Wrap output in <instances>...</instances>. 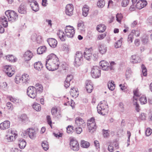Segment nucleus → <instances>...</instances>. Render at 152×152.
Wrapping results in <instances>:
<instances>
[{"mask_svg": "<svg viewBox=\"0 0 152 152\" xmlns=\"http://www.w3.org/2000/svg\"><path fill=\"white\" fill-rule=\"evenodd\" d=\"M59 64L58 59L54 54L52 53L48 56L45 66L48 70L52 71L56 70L58 68Z\"/></svg>", "mask_w": 152, "mask_h": 152, "instance_id": "f257e3e1", "label": "nucleus"}, {"mask_svg": "<svg viewBox=\"0 0 152 152\" xmlns=\"http://www.w3.org/2000/svg\"><path fill=\"white\" fill-rule=\"evenodd\" d=\"M5 14L8 18V21L11 23L16 21L18 19L17 14L13 10H7L5 12Z\"/></svg>", "mask_w": 152, "mask_h": 152, "instance_id": "f03ea898", "label": "nucleus"}, {"mask_svg": "<svg viewBox=\"0 0 152 152\" xmlns=\"http://www.w3.org/2000/svg\"><path fill=\"white\" fill-rule=\"evenodd\" d=\"M114 62L112 61L110 64V66L108 63L104 60H102L99 63V65L101 66L102 69L104 70L107 71L110 69H114V66L115 65Z\"/></svg>", "mask_w": 152, "mask_h": 152, "instance_id": "7ed1b4c3", "label": "nucleus"}, {"mask_svg": "<svg viewBox=\"0 0 152 152\" xmlns=\"http://www.w3.org/2000/svg\"><path fill=\"white\" fill-rule=\"evenodd\" d=\"M107 105L101 102L98 104L97 107L98 112L99 113L104 115L107 112Z\"/></svg>", "mask_w": 152, "mask_h": 152, "instance_id": "20e7f679", "label": "nucleus"}, {"mask_svg": "<svg viewBox=\"0 0 152 152\" xmlns=\"http://www.w3.org/2000/svg\"><path fill=\"white\" fill-rule=\"evenodd\" d=\"M17 132L11 129H9L6 132V138L8 142L12 141L17 137Z\"/></svg>", "mask_w": 152, "mask_h": 152, "instance_id": "39448f33", "label": "nucleus"}, {"mask_svg": "<svg viewBox=\"0 0 152 152\" xmlns=\"http://www.w3.org/2000/svg\"><path fill=\"white\" fill-rule=\"evenodd\" d=\"M83 59V55L82 52L77 51L75 56V65L76 66H79L81 64Z\"/></svg>", "mask_w": 152, "mask_h": 152, "instance_id": "423d86ee", "label": "nucleus"}, {"mask_svg": "<svg viewBox=\"0 0 152 152\" xmlns=\"http://www.w3.org/2000/svg\"><path fill=\"white\" fill-rule=\"evenodd\" d=\"M65 32L66 35L68 37L72 38L73 37L75 34V30L73 27L67 26L65 27Z\"/></svg>", "mask_w": 152, "mask_h": 152, "instance_id": "0eeeda50", "label": "nucleus"}, {"mask_svg": "<svg viewBox=\"0 0 152 152\" xmlns=\"http://www.w3.org/2000/svg\"><path fill=\"white\" fill-rule=\"evenodd\" d=\"M27 94L30 98L34 99L37 96V93L36 92L34 87L30 86L27 89Z\"/></svg>", "mask_w": 152, "mask_h": 152, "instance_id": "6e6552de", "label": "nucleus"}, {"mask_svg": "<svg viewBox=\"0 0 152 152\" xmlns=\"http://www.w3.org/2000/svg\"><path fill=\"white\" fill-rule=\"evenodd\" d=\"M101 70L97 66H94L92 68L91 72L92 77L94 78L99 77L101 75Z\"/></svg>", "mask_w": 152, "mask_h": 152, "instance_id": "1a4fd4ad", "label": "nucleus"}, {"mask_svg": "<svg viewBox=\"0 0 152 152\" xmlns=\"http://www.w3.org/2000/svg\"><path fill=\"white\" fill-rule=\"evenodd\" d=\"M93 50L92 48H86L84 52V57L87 60L90 61L92 58Z\"/></svg>", "mask_w": 152, "mask_h": 152, "instance_id": "9d476101", "label": "nucleus"}, {"mask_svg": "<svg viewBox=\"0 0 152 152\" xmlns=\"http://www.w3.org/2000/svg\"><path fill=\"white\" fill-rule=\"evenodd\" d=\"M70 148L71 149L74 151H77L79 149V146L77 141L74 139L71 140L70 142Z\"/></svg>", "mask_w": 152, "mask_h": 152, "instance_id": "9b49d317", "label": "nucleus"}, {"mask_svg": "<svg viewBox=\"0 0 152 152\" xmlns=\"http://www.w3.org/2000/svg\"><path fill=\"white\" fill-rule=\"evenodd\" d=\"M74 7L72 4H68L66 7L65 13L69 16H71L73 14Z\"/></svg>", "mask_w": 152, "mask_h": 152, "instance_id": "f8f14e48", "label": "nucleus"}, {"mask_svg": "<svg viewBox=\"0 0 152 152\" xmlns=\"http://www.w3.org/2000/svg\"><path fill=\"white\" fill-rule=\"evenodd\" d=\"M3 70L9 77H11L14 73V71L12 70L11 66H4Z\"/></svg>", "mask_w": 152, "mask_h": 152, "instance_id": "ddd939ff", "label": "nucleus"}, {"mask_svg": "<svg viewBox=\"0 0 152 152\" xmlns=\"http://www.w3.org/2000/svg\"><path fill=\"white\" fill-rule=\"evenodd\" d=\"M47 41L50 46L52 48L56 47L57 42L56 40L53 38H50L48 39Z\"/></svg>", "mask_w": 152, "mask_h": 152, "instance_id": "4468645a", "label": "nucleus"}, {"mask_svg": "<svg viewBox=\"0 0 152 152\" xmlns=\"http://www.w3.org/2000/svg\"><path fill=\"white\" fill-rule=\"evenodd\" d=\"M147 4V2L145 1H138L135 5L136 7L139 9H141L145 6Z\"/></svg>", "mask_w": 152, "mask_h": 152, "instance_id": "2eb2a0df", "label": "nucleus"}, {"mask_svg": "<svg viewBox=\"0 0 152 152\" xmlns=\"http://www.w3.org/2000/svg\"><path fill=\"white\" fill-rule=\"evenodd\" d=\"M86 88L87 92L88 93H91L93 90L92 84L90 80H87L86 83Z\"/></svg>", "mask_w": 152, "mask_h": 152, "instance_id": "dca6fc26", "label": "nucleus"}, {"mask_svg": "<svg viewBox=\"0 0 152 152\" xmlns=\"http://www.w3.org/2000/svg\"><path fill=\"white\" fill-rule=\"evenodd\" d=\"M75 123V125L78 127L81 125L84 126L85 125L84 121L80 117H77L76 118Z\"/></svg>", "mask_w": 152, "mask_h": 152, "instance_id": "f3484780", "label": "nucleus"}, {"mask_svg": "<svg viewBox=\"0 0 152 152\" xmlns=\"http://www.w3.org/2000/svg\"><path fill=\"white\" fill-rule=\"evenodd\" d=\"M32 52L29 50L26 51L23 55V57L26 61L30 60L33 56Z\"/></svg>", "mask_w": 152, "mask_h": 152, "instance_id": "a211bd4d", "label": "nucleus"}, {"mask_svg": "<svg viewBox=\"0 0 152 152\" xmlns=\"http://www.w3.org/2000/svg\"><path fill=\"white\" fill-rule=\"evenodd\" d=\"M10 122L8 121H6L0 124V129L4 130L9 128Z\"/></svg>", "mask_w": 152, "mask_h": 152, "instance_id": "6ab92c4d", "label": "nucleus"}, {"mask_svg": "<svg viewBox=\"0 0 152 152\" xmlns=\"http://www.w3.org/2000/svg\"><path fill=\"white\" fill-rule=\"evenodd\" d=\"M98 50L99 53L103 54H105L107 50V47L106 45L103 44L100 45L98 47Z\"/></svg>", "mask_w": 152, "mask_h": 152, "instance_id": "aec40b11", "label": "nucleus"}, {"mask_svg": "<svg viewBox=\"0 0 152 152\" xmlns=\"http://www.w3.org/2000/svg\"><path fill=\"white\" fill-rule=\"evenodd\" d=\"M28 135L32 139H34L36 137V132L34 129L32 128L28 129Z\"/></svg>", "mask_w": 152, "mask_h": 152, "instance_id": "412c9836", "label": "nucleus"}, {"mask_svg": "<svg viewBox=\"0 0 152 152\" xmlns=\"http://www.w3.org/2000/svg\"><path fill=\"white\" fill-rule=\"evenodd\" d=\"M31 39L33 41H36L39 44H40L42 42V37L40 36H37V35L34 34L31 37Z\"/></svg>", "mask_w": 152, "mask_h": 152, "instance_id": "4be33fe9", "label": "nucleus"}, {"mask_svg": "<svg viewBox=\"0 0 152 152\" xmlns=\"http://www.w3.org/2000/svg\"><path fill=\"white\" fill-rule=\"evenodd\" d=\"M21 77V81L23 83L26 84L29 83L30 78L28 75L27 74H24L22 75Z\"/></svg>", "mask_w": 152, "mask_h": 152, "instance_id": "5701e85b", "label": "nucleus"}, {"mask_svg": "<svg viewBox=\"0 0 152 152\" xmlns=\"http://www.w3.org/2000/svg\"><path fill=\"white\" fill-rule=\"evenodd\" d=\"M57 34L61 41H65L66 38L65 34L63 31L59 30Z\"/></svg>", "mask_w": 152, "mask_h": 152, "instance_id": "b1692460", "label": "nucleus"}, {"mask_svg": "<svg viewBox=\"0 0 152 152\" xmlns=\"http://www.w3.org/2000/svg\"><path fill=\"white\" fill-rule=\"evenodd\" d=\"M77 29L80 32L84 31L85 26L83 21H79L77 24Z\"/></svg>", "mask_w": 152, "mask_h": 152, "instance_id": "393cba45", "label": "nucleus"}, {"mask_svg": "<svg viewBox=\"0 0 152 152\" xmlns=\"http://www.w3.org/2000/svg\"><path fill=\"white\" fill-rule=\"evenodd\" d=\"M34 88L36 89V92L37 93H40L43 91V88L42 85L39 83H37L35 84Z\"/></svg>", "mask_w": 152, "mask_h": 152, "instance_id": "a878e982", "label": "nucleus"}, {"mask_svg": "<svg viewBox=\"0 0 152 152\" xmlns=\"http://www.w3.org/2000/svg\"><path fill=\"white\" fill-rule=\"evenodd\" d=\"M30 5L33 11L37 12L39 10V8L37 2H35V3H31L30 4Z\"/></svg>", "mask_w": 152, "mask_h": 152, "instance_id": "bb28decb", "label": "nucleus"}, {"mask_svg": "<svg viewBox=\"0 0 152 152\" xmlns=\"http://www.w3.org/2000/svg\"><path fill=\"white\" fill-rule=\"evenodd\" d=\"M70 93L71 95L73 98H76L78 95L77 90L74 88H71Z\"/></svg>", "mask_w": 152, "mask_h": 152, "instance_id": "cd10ccee", "label": "nucleus"}, {"mask_svg": "<svg viewBox=\"0 0 152 152\" xmlns=\"http://www.w3.org/2000/svg\"><path fill=\"white\" fill-rule=\"evenodd\" d=\"M18 12L21 14H26V7L24 4H22L18 9Z\"/></svg>", "mask_w": 152, "mask_h": 152, "instance_id": "c85d7f7f", "label": "nucleus"}, {"mask_svg": "<svg viewBox=\"0 0 152 152\" xmlns=\"http://www.w3.org/2000/svg\"><path fill=\"white\" fill-rule=\"evenodd\" d=\"M34 66L35 69L39 71L41 70L43 67V66L41 62L38 61L34 64Z\"/></svg>", "mask_w": 152, "mask_h": 152, "instance_id": "c756f323", "label": "nucleus"}, {"mask_svg": "<svg viewBox=\"0 0 152 152\" xmlns=\"http://www.w3.org/2000/svg\"><path fill=\"white\" fill-rule=\"evenodd\" d=\"M140 57L137 55H133L131 56L132 62L133 63H137L140 62Z\"/></svg>", "mask_w": 152, "mask_h": 152, "instance_id": "7c9ffc66", "label": "nucleus"}, {"mask_svg": "<svg viewBox=\"0 0 152 152\" xmlns=\"http://www.w3.org/2000/svg\"><path fill=\"white\" fill-rule=\"evenodd\" d=\"M18 145L20 149H23L26 145V142L23 139H21L18 140Z\"/></svg>", "mask_w": 152, "mask_h": 152, "instance_id": "2f4dec72", "label": "nucleus"}, {"mask_svg": "<svg viewBox=\"0 0 152 152\" xmlns=\"http://www.w3.org/2000/svg\"><path fill=\"white\" fill-rule=\"evenodd\" d=\"M0 21L4 27H6L8 26V21L5 16H3L1 18Z\"/></svg>", "mask_w": 152, "mask_h": 152, "instance_id": "473e14b6", "label": "nucleus"}, {"mask_svg": "<svg viewBox=\"0 0 152 152\" xmlns=\"http://www.w3.org/2000/svg\"><path fill=\"white\" fill-rule=\"evenodd\" d=\"M106 29V27L104 24H100L97 26V30L100 32H104Z\"/></svg>", "mask_w": 152, "mask_h": 152, "instance_id": "72a5a7b5", "label": "nucleus"}, {"mask_svg": "<svg viewBox=\"0 0 152 152\" xmlns=\"http://www.w3.org/2000/svg\"><path fill=\"white\" fill-rule=\"evenodd\" d=\"M46 50V47L44 46L39 47L37 49V53L39 54H41L45 52Z\"/></svg>", "mask_w": 152, "mask_h": 152, "instance_id": "f704fd0d", "label": "nucleus"}, {"mask_svg": "<svg viewBox=\"0 0 152 152\" xmlns=\"http://www.w3.org/2000/svg\"><path fill=\"white\" fill-rule=\"evenodd\" d=\"M89 9L88 6L85 5L83 8V15L84 17H86L88 14Z\"/></svg>", "mask_w": 152, "mask_h": 152, "instance_id": "c9c22d12", "label": "nucleus"}, {"mask_svg": "<svg viewBox=\"0 0 152 152\" xmlns=\"http://www.w3.org/2000/svg\"><path fill=\"white\" fill-rule=\"evenodd\" d=\"M123 38H121L119 40L116 42L114 44V46L116 48H121L122 45Z\"/></svg>", "mask_w": 152, "mask_h": 152, "instance_id": "e433bc0d", "label": "nucleus"}, {"mask_svg": "<svg viewBox=\"0 0 152 152\" xmlns=\"http://www.w3.org/2000/svg\"><path fill=\"white\" fill-rule=\"evenodd\" d=\"M6 58L8 61L11 62H14L16 61L17 60V59L12 55H8L6 56Z\"/></svg>", "mask_w": 152, "mask_h": 152, "instance_id": "4c0bfd02", "label": "nucleus"}, {"mask_svg": "<svg viewBox=\"0 0 152 152\" xmlns=\"http://www.w3.org/2000/svg\"><path fill=\"white\" fill-rule=\"evenodd\" d=\"M114 82L113 81H109L107 84L108 88L111 91H113L115 88V84L114 83Z\"/></svg>", "mask_w": 152, "mask_h": 152, "instance_id": "58836bf2", "label": "nucleus"}, {"mask_svg": "<svg viewBox=\"0 0 152 152\" xmlns=\"http://www.w3.org/2000/svg\"><path fill=\"white\" fill-rule=\"evenodd\" d=\"M88 126L89 132L91 133L95 130L96 128L95 123L91 124L89 126Z\"/></svg>", "mask_w": 152, "mask_h": 152, "instance_id": "ea45409f", "label": "nucleus"}, {"mask_svg": "<svg viewBox=\"0 0 152 152\" xmlns=\"http://www.w3.org/2000/svg\"><path fill=\"white\" fill-rule=\"evenodd\" d=\"M90 143L87 142L85 141L84 140H82L81 142V146L83 148H87L90 146Z\"/></svg>", "mask_w": 152, "mask_h": 152, "instance_id": "a19ab883", "label": "nucleus"}, {"mask_svg": "<svg viewBox=\"0 0 152 152\" xmlns=\"http://www.w3.org/2000/svg\"><path fill=\"white\" fill-rule=\"evenodd\" d=\"M42 146L43 149L46 151L49 148V145L48 142L46 141H44L42 143Z\"/></svg>", "mask_w": 152, "mask_h": 152, "instance_id": "79ce46f5", "label": "nucleus"}, {"mask_svg": "<svg viewBox=\"0 0 152 152\" xmlns=\"http://www.w3.org/2000/svg\"><path fill=\"white\" fill-rule=\"evenodd\" d=\"M105 3V0H99L97 3V6L99 8H102L104 6Z\"/></svg>", "mask_w": 152, "mask_h": 152, "instance_id": "37998d69", "label": "nucleus"}, {"mask_svg": "<svg viewBox=\"0 0 152 152\" xmlns=\"http://www.w3.org/2000/svg\"><path fill=\"white\" fill-rule=\"evenodd\" d=\"M33 108L37 111H39L41 110L40 105L37 103H34L32 105Z\"/></svg>", "mask_w": 152, "mask_h": 152, "instance_id": "c03bdc74", "label": "nucleus"}, {"mask_svg": "<svg viewBox=\"0 0 152 152\" xmlns=\"http://www.w3.org/2000/svg\"><path fill=\"white\" fill-rule=\"evenodd\" d=\"M57 109L55 108H53L51 110V113L54 116V117H57V118H58L59 117V116H58L57 115Z\"/></svg>", "mask_w": 152, "mask_h": 152, "instance_id": "a18cd8bd", "label": "nucleus"}, {"mask_svg": "<svg viewBox=\"0 0 152 152\" xmlns=\"http://www.w3.org/2000/svg\"><path fill=\"white\" fill-rule=\"evenodd\" d=\"M134 96L133 97L138 98L140 96L141 94L139 92V90L137 89H136L134 90Z\"/></svg>", "mask_w": 152, "mask_h": 152, "instance_id": "49530a36", "label": "nucleus"}, {"mask_svg": "<svg viewBox=\"0 0 152 152\" xmlns=\"http://www.w3.org/2000/svg\"><path fill=\"white\" fill-rule=\"evenodd\" d=\"M140 101L141 104H145L147 103V100L145 96H143L140 99Z\"/></svg>", "mask_w": 152, "mask_h": 152, "instance_id": "de8ad7c7", "label": "nucleus"}, {"mask_svg": "<svg viewBox=\"0 0 152 152\" xmlns=\"http://www.w3.org/2000/svg\"><path fill=\"white\" fill-rule=\"evenodd\" d=\"M9 99L11 101L15 103H19L21 101V100H19V99L13 98L12 96H10L9 97Z\"/></svg>", "mask_w": 152, "mask_h": 152, "instance_id": "09e8293b", "label": "nucleus"}, {"mask_svg": "<svg viewBox=\"0 0 152 152\" xmlns=\"http://www.w3.org/2000/svg\"><path fill=\"white\" fill-rule=\"evenodd\" d=\"M141 69L143 75L145 76H146L147 74V69L146 67L144 65L142 64L141 66Z\"/></svg>", "mask_w": 152, "mask_h": 152, "instance_id": "8fccbe9b", "label": "nucleus"}, {"mask_svg": "<svg viewBox=\"0 0 152 152\" xmlns=\"http://www.w3.org/2000/svg\"><path fill=\"white\" fill-rule=\"evenodd\" d=\"M142 41L144 44H147L148 42V36H143L142 37Z\"/></svg>", "mask_w": 152, "mask_h": 152, "instance_id": "3c124183", "label": "nucleus"}, {"mask_svg": "<svg viewBox=\"0 0 152 152\" xmlns=\"http://www.w3.org/2000/svg\"><path fill=\"white\" fill-rule=\"evenodd\" d=\"M15 81L16 84H19L21 81V77L19 75H16L14 79Z\"/></svg>", "mask_w": 152, "mask_h": 152, "instance_id": "603ef678", "label": "nucleus"}, {"mask_svg": "<svg viewBox=\"0 0 152 152\" xmlns=\"http://www.w3.org/2000/svg\"><path fill=\"white\" fill-rule=\"evenodd\" d=\"M131 71L130 69H129L126 72V77L127 79H129L131 76Z\"/></svg>", "mask_w": 152, "mask_h": 152, "instance_id": "864d4df0", "label": "nucleus"}, {"mask_svg": "<svg viewBox=\"0 0 152 152\" xmlns=\"http://www.w3.org/2000/svg\"><path fill=\"white\" fill-rule=\"evenodd\" d=\"M116 20L119 23H120L121 22V20L123 18L122 15L121 14L118 13L116 15Z\"/></svg>", "mask_w": 152, "mask_h": 152, "instance_id": "5fc2aeb1", "label": "nucleus"}, {"mask_svg": "<svg viewBox=\"0 0 152 152\" xmlns=\"http://www.w3.org/2000/svg\"><path fill=\"white\" fill-rule=\"evenodd\" d=\"M129 0H123L121 3L122 6L123 7H126L129 3Z\"/></svg>", "mask_w": 152, "mask_h": 152, "instance_id": "6e6d98bb", "label": "nucleus"}, {"mask_svg": "<svg viewBox=\"0 0 152 152\" xmlns=\"http://www.w3.org/2000/svg\"><path fill=\"white\" fill-rule=\"evenodd\" d=\"M20 118L22 121H25L28 120L27 115L25 114H23L21 115Z\"/></svg>", "mask_w": 152, "mask_h": 152, "instance_id": "4d7b16f0", "label": "nucleus"}, {"mask_svg": "<svg viewBox=\"0 0 152 152\" xmlns=\"http://www.w3.org/2000/svg\"><path fill=\"white\" fill-rule=\"evenodd\" d=\"M134 38L133 34L132 33H131L128 36V41L130 42L131 43L132 42L133 39Z\"/></svg>", "mask_w": 152, "mask_h": 152, "instance_id": "13d9d810", "label": "nucleus"}, {"mask_svg": "<svg viewBox=\"0 0 152 152\" xmlns=\"http://www.w3.org/2000/svg\"><path fill=\"white\" fill-rule=\"evenodd\" d=\"M152 132V130L150 128H148L145 131V134L146 136H148L151 134Z\"/></svg>", "mask_w": 152, "mask_h": 152, "instance_id": "bf43d9fd", "label": "nucleus"}, {"mask_svg": "<svg viewBox=\"0 0 152 152\" xmlns=\"http://www.w3.org/2000/svg\"><path fill=\"white\" fill-rule=\"evenodd\" d=\"M7 106L8 109L12 110L13 109V107L12 104L10 102H8L7 103Z\"/></svg>", "mask_w": 152, "mask_h": 152, "instance_id": "052dcab7", "label": "nucleus"}, {"mask_svg": "<svg viewBox=\"0 0 152 152\" xmlns=\"http://www.w3.org/2000/svg\"><path fill=\"white\" fill-rule=\"evenodd\" d=\"M66 130L67 133L69 134L72 133L73 130L72 126H69L66 128Z\"/></svg>", "mask_w": 152, "mask_h": 152, "instance_id": "680f3d73", "label": "nucleus"}, {"mask_svg": "<svg viewBox=\"0 0 152 152\" xmlns=\"http://www.w3.org/2000/svg\"><path fill=\"white\" fill-rule=\"evenodd\" d=\"M47 122L48 124L50 125L51 128H52V121L51 120V118L50 117L49 115H48L47 116Z\"/></svg>", "mask_w": 152, "mask_h": 152, "instance_id": "e2e57ef3", "label": "nucleus"}, {"mask_svg": "<svg viewBox=\"0 0 152 152\" xmlns=\"http://www.w3.org/2000/svg\"><path fill=\"white\" fill-rule=\"evenodd\" d=\"M82 129L79 126L76 127L75 129V131L77 134H80L82 131Z\"/></svg>", "mask_w": 152, "mask_h": 152, "instance_id": "0e129e2a", "label": "nucleus"}, {"mask_svg": "<svg viewBox=\"0 0 152 152\" xmlns=\"http://www.w3.org/2000/svg\"><path fill=\"white\" fill-rule=\"evenodd\" d=\"M131 33L133 35L134 34V35L137 37H138L140 36V33L139 31L138 30H132V31Z\"/></svg>", "mask_w": 152, "mask_h": 152, "instance_id": "69168bd1", "label": "nucleus"}, {"mask_svg": "<svg viewBox=\"0 0 152 152\" xmlns=\"http://www.w3.org/2000/svg\"><path fill=\"white\" fill-rule=\"evenodd\" d=\"M88 121L87 126H89L91 124L95 123L94 118H92L90 120H88Z\"/></svg>", "mask_w": 152, "mask_h": 152, "instance_id": "338daca9", "label": "nucleus"}, {"mask_svg": "<svg viewBox=\"0 0 152 152\" xmlns=\"http://www.w3.org/2000/svg\"><path fill=\"white\" fill-rule=\"evenodd\" d=\"M73 78V76L72 75H68L67 76L66 79V81H69L70 82Z\"/></svg>", "mask_w": 152, "mask_h": 152, "instance_id": "774afa93", "label": "nucleus"}]
</instances>
